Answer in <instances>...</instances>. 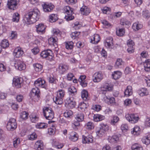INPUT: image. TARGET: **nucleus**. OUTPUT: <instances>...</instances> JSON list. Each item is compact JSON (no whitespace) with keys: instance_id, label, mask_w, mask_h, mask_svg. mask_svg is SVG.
<instances>
[{"instance_id":"nucleus-17","label":"nucleus","mask_w":150,"mask_h":150,"mask_svg":"<svg viewBox=\"0 0 150 150\" xmlns=\"http://www.w3.org/2000/svg\"><path fill=\"white\" fill-rule=\"evenodd\" d=\"M82 142L84 144H89L92 143L93 141L91 136H85L83 135L82 136Z\"/></svg>"},{"instance_id":"nucleus-51","label":"nucleus","mask_w":150,"mask_h":150,"mask_svg":"<svg viewBox=\"0 0 150 150\" xmlns=\"http://www.w3.org/2000/svg\"><path fill=\"white\" fill-rule=\"evenodd\" d=\"M100 129L104 132L107 131L109 129V127L107 125L101 124H100Z\"/></svg>"},{"instance_id":"nucleus-40","label":"nucleus","mask_w":150,"mask_h":150,"mask_svg":"<svg viewBox=\"0 0 150 150\" xmlns=\"http://www.w3.org/2000/svg\"><path fill=\"white\" fill-rule=\"evenodd\" d=\"M140 128L138 126H136L133 128L132 131V134L134 135H138L140 134Z\"/></svg>"},{"instance_id":"nucleus-11","label":"nucleus","mask_w":150,"mask_h":150,"mask_svg":"<svg viewBox=\"0 0 150 150\" xmlns=\"http://www.w3.org/2000/svg\"><path fill=\"white\" fill-rule=\"evenodd\" d=\"M31 95L33 96L36 97L37 100L39 99L40 94V91L37 87H35L32 89L31 92Z\"/></svg>"},{"instance_id":"nucleus-7","label":"nucleus","mask_w":150,"mask_h":150,"mask_svg":"<svg viewBox=\"0 0 150 150\" xmlns=\"http://www.w3.org/2000/svg\"><path fill=\"white\" fill-rule=\"evenodd\" d=\"M127 120L132 123H135L139 120L138 117H136L134 114H127L126 115Z\"/></svg>"},{"instance_id":"nucleus-28","label":"nucleus","mask_w":150,"mask_h":150,"mask_svg":"<svg viewBox=\"0 0 150 150\" xmlns=\"http://www.w3.org/2000/svg\"><path fill=\"white\" fill-rule=\"evenodd\" d=\"M122 75L121 72L119 71H115L114 73L112 74V78L115 80H117L119 79Z\"/></svg>"},{"instance_id":"nucleus-1","label":"nucleus","mask_w":150,"mask_h":150,"mask_svg":"<svg viewBox=\"0 0 150 150\" xmlns=\"http://www.w3.org/2000/svg\"><path fill=\"white\" fill-rule=\"evenodd\" d=\"M39 11L37 9L30 10L25 15V21L27 24H30L34 23L38 21L40 15Z\"/></svg>"},{"instance_id":"nucleus-2","label":"nucleus","mask_w":150,"mask_h":150,"mask_svg":"<svg viewBox=\"0 0 150 150\" xmlns=\"http://www.w3.org/2000/svg\"><path fill=\"white\" fill-rule=\"evenodd\" d=\"M65 16L64 18L67 21L72 20L74 18V16L73 15L74 14L73 9L69 6H66L64 8Z\"/></svg>"},{"instance_id":"nucleus-16","label":"nucleus","mask_w":150,"mask_h":150,"mask_svg":"<svg viewBox=\"0 0 150 150\" xmlns=\"http://www.w3.org/2000/svg\"><path fill=\"white\" fill-rule=\"evenodd\" d=\"M102 79V75L99 72L95 73L93 76V80L95 82L100 81Z\"/></svg>"},{"instance_id":"nucleus-22","label":"nucleus","mask_w":150,"mask_h":150,"mask_svg":"<svg viewBox=\"0 0 150 150\" xmlns=\"http://www.w3.org/2000/svg\"><path fill=\"white\" fill-rule=\"evenodd\" d=\"M150 59H148L146 60L144 63V65L145 70L146 71H150Z\"/></svg>"},{"instance_id":"nucleus-32","label":"nucleus","mask_w":150,"mask_h":150,"mask_svg":"<svg viewBox=\"0 0 150 150\" xmlns=\"http://www.w3.org/2000/svg\"><path fill=\"white\" fill-rule=\"evenodd\" d=\"M120 24L127 28L129 27L130 25V22L125 20H121L120 21Z\"/></svg>"},{"instance_id":"nucleus-53","label":"nucleus","mask_w":150,"mask_h":150,"mask_svg":"<svg viewBox=\"0 0 150 150\" xmlns=\"http://www.w3.org/2000/svg\"><path fill=\"white\" fill-rule=\"evenodd\" d=\"M108 139L110 142H114L117 141L119 139V138L117 136L115 135L111 137H110Z\"/></svg>"},{"instance_id":"nucleus-10","label":"nucleus","mask_w":150,"mask_h":150,"mask_svg":"<svg viewBox=\"0 0 150 150\" xmlns=\"http://www.w3.org/2000/svg\"><path fill=\"white\" fill-rule=\"evenodd\" d=\"M66 106L70 109L74 108L76 105L75 102L72 101L71 98H68L65 101Z\"/></svg>"},{"instance_id":"nucleus-39","label":"nucleus","mask_w":150,"mask_h":150,"mask_svg":"<svg viewBox=\"0 0 150 150\" xmlns=\"http://www.w3.org/2000/svg\"><path fill=\"white\" fill-rule=\"evenodd\" d=\"M34 67L35 71H40L42 69V66L38 63H36L34 64Z\"/></svg>"},{"instance_id":"nucleus-64","label":"nucleus","mask_w":150,"mask_h":150,"mask_svg":"<svg viewBox=\"0 0 150 150\" xmlns=\"http://www.w3.org/2000/svg\"><path fill=\"white\" fill-rule=\"evenodd\" d=\"M131 100L127 99L124 101V104L126 106H128L131 103Z\"/></svg>"},{"instance_id":"nucleus-18","label":"nucleus","mask_w":150,"mask_h":150,"mask_svg":"<svg viewBox=\"0 0 150 150\" xmlns=\"http://www.w3.org/2000/svg\"><path fill=\"white\" fill-rule=\"evenodd\" d=\"M34 148L35 149L42 150L44 149L43 144L41 140L37 141L34 146Z\"/></svg>"},{"instance_id":"nucleus-29","label":"nucleus","mask_w":150,"mask_h":150,"mask_svg":"<svg viewBox=\"0 0 150 150\" xmlns=\"http://www.w3.org/2000/svg\"><path fill=\"white\" fill-rule=\"evenodd\" d=\"M93 39H91V42L94 44H97L100 41V38L99 35L98 34H95L93 37Z\"/></svg>"},{"instance_id":"nucleus-56","label":"nucleus","mask_w":150,"mask_h":150,"mask_svg":"<svg viewBox=\"0 0 150 150\" xmlns=\"http://www.w3.org/2000/svg\"><path fill=\"white\" fill-rule=\"evenodd\" d=\"M73 43L72 42H70L69 43H67L66 44V48L67 49H71L73 48Z\"/></svg>"},{"instance_id":"nucleus-48","label":"nucleus","mask_w":150,"mask_h":150,"mask_svg":"<svg viewBox=\"0 0 150 150\" xmlns=\"http://www.w3.org/2000/svg\"><path fill=\"white\" fill-rule=\"evenodd\" d=\"M86 108V103H81L78 107V109L79 110H81L82 111H84L85 109Z\"/></svg>"},{"instance_id":"nucleus-33","label":"nucleus","mask_w":150,"mask_h":150,"mask_svg":"<svg viewBox=\"0 0 150 150\" xmlns=\"http://www.w3.org/2000/svg\"><path fill=\"white\" fill-rule=\"evenodd\" d=\"M131 149L132 150H143V147L141 145L137 144H134L132 145Z\"/></svg>"},{"instance_id":"nucleus-15","label":"nucleus","mask_w":150,"mask_h":150,"mask_svg":"<svg viewBox=\"0 0 150 150\" xmlns=\"http://www.w3.org/2000/svg\"><path fill=\"white\" fill-rule=\"evenodd\" d=\"M42 6L44 11L45 12L51 11L54 7V6L53 5L48 4L46 3H45L44 4L42 5Z\"/></svg>"},{"instance_id":"nucleus-59","label":"nucleus","mask_w":150,"mask_h":150,"mask_svg":"<svg viewBox=\"0 0 150 150\" xmlns=\"http://www.w3.org/2000/svg\"><path fill=\"white\" fill-rule=\"evenodd\" d=\"M53 33L54 35L55 36H60L61 35V33L60 32L59 30H57L56 29H54L53 30Z\"/></svg>"},{"instance_id":"nucleus-24","label":"nucleus","mask_w":150,"mask_h":150,"mask_svg":"<svg viewBox=\"0 0 150 150\" xmlns=\"http://www.w3.org/2000/svg\"><path fill=\"white\" fill-rule=\"evenodd\" d=\"M124 94L125 96H130L132 94V88L131 86H129L125 90Z\"/></svg>"},{"instance_id":"nucleus-52","label":"nucleus","mask_w":150,"mask_h":150,"mask_svg":"<svg viewBox=\"0 0 150 150\" xmlns=\"http://www.w3.org/2000/svg\"><path fill=\"white\" fill-rule=\"evenodd\" d=\"M64 94L65 92L64 90L62 89L59 90L57 92V96L62 98L64 97Z\"/></svg>"},{"instance_id":"nucleus-37","label":"nucleus","mask_w":150,"mask_h":150,"mask_svg":"<svg viewBox=\"0 0 150 150\" xmlns=\"http://www.w3.org/2000/svg\"><path fill=\"white\" fill-rule=\"evenodd\" d=\"M50 21L52 22H54L57 21L58 19L57 15L52 14L51 15L50 17Z\"/></svg>"},{"instance_id":"nucleus-5","label":"nucleus","mask_w":150,"mask_h":150,"mask_svg":"<svg viewBox=\"0 0 150 150\" xmlns=\"http://www.w3.org/2000/svg\"><path fill=\"white\" fill-rule=\"evenodd\" d=\"M17 127V124L16 120L14 118H11L7 124L6 127L8 130L13 131Z\"/></svg>"},{"instance_id":"nucleus-42","label":"nucleus","mask_w":150,"mask_h":150,"mask_svg":"<svg viewBox=\"0 0 150 150\" xmlns=\"http://www.w3.org/2000/svg\"><path fill=\"white\" fill-rule=\"evenodd\" d=\"M86 128L89 130H91L94 128V125L92 122H88L85 125Z\"/></svg>"},{"instance_id":"nucleus-50","label":"nucleus","mask_w":150,"mask_h":150,"mask_svg":"<svg viewBox=\"0 0 150 150\" xmlns=\"http://www.w3.org/2000/svg\"><path fill=\"white\" fill-rule=\"evenodd\" d=\"M28 113L25 111H23L21 113L20 117L23 119H26L28 118Z\"/></svg>"},{"instance_id":"nucleus-30","label":"nucleus","mask_w":150,"mask_h":150,"mask_svg":"<svg viewBox=\"0 0 150 150\" xmlns=\"http://www.w3.org/2000/svg\"><path fill=\"white\" fill-rule=\"evenodd\" d=\"M113 39L112 38L110 37L107 38L105 43V46L108 47H110L113 44Z\"/></svg>"},{"instance_id":"nucleus-19","label":"nucleus","mask_w":150,"mask_h":150,"mask_svg":"<svg viewBox=\"0 0 150 150\" xmlns=\"http://www.w3.org/2000/svg\"><path fill=\"white\" fill-rule=\"evenodd\" d=\"M23 54V51L21 50L19 47H17L15 49L13 55L15 57L19 58L21 57Z\"/></svg>"},{"instance_id":"nucleus-14","label":"nucleus","mask_w":150,"mask_h":150,"mask_svg":"<svg viewBox=\"0 0 150 150\" xmlns=\"http://www.w3.org/2000/svg\"><path fill=\"white\" fill-rule=\"evenodd\" d=\"M36 28L37 32L39 33L43 34L45 32L46 27L43 24H39L38 25H36Z\"/></svg>"},{"instance_id":"nucleus-43","label":"nucleus","mask_w":150,"mask_h":150,"mask_svg":"<svg viewBox=\"0 0 150 150\" xmlns=\"http://www.w3.org/2000/svg\"><path fill=\"white\" fill-rule=\"evenodd\" d=\"M9 45L8 41L6 40H4L2 41L1 43V45L3 48H5L8 47Z\"/></svg>"},{"instance_id":"nucleus-13","label":"nucleus","mask_w":150,"mask_h":150,"mask_svg":"<svg viewBox=\"0 0 150 150\" xmlns=\"http://www.w3.org/2000/svg\"><path fill=\"white\" fill-rule=\"evenodd\" d=\"M14 66L16 69L20 71L24 70L25 68V64L19 60L17 61L15 63Z\"/></svg>"},{"instance_id":"nucleus-25","label":"nucleus","mask_w":150,"mask_h":150,"mask_svg":"<svg viewBox=\"0 0 150 150\" xmlns=\"http://www.w3.org/2000/svg\"><path fill=\"white\" fill-rule=\"evenodd\" d=\"M81 96L82 99L85 100H88L89 98L88 96V93L87 91L86 90H83L81 93Z\"/></svg>"},{"instance_id":"nucleus-36","label":"nucleus","mask_w":150,"mask_h":150,"mask_svg":"<svg viewBox=\"0 0 150 150\" xmlns=\"http://www.w3.org/2000/svg\"><path fill=\"white\" fill-rule=\"evenodd\" d=\"M125 30L124 28L119 29L116 30V33L117 35L119 36H123L125 34Z\"/></svg>"},{"instance_id":"nucleus-44","label":"nucleus","mask_w":150,"mask_h":150,"mask_svg":"<svg viewBox=\"0 0 150 150\" xmlns=\"http://www.w3.org/2000/svg\"><path fill=\"white\" fill-rule=\"evenodd\" d=\"M64 116L66 117H72L73 115V112L71 110H67L64 113Z\"/></svg>"},{"instance_id":"nucleus-3","label":"nucleus","mask_w":150,"mask_h":150,"mask_svg":"<svg viewBox=\"0 0 150 150\" xmlns=\"http://www.w3.org/2000/svg\"><path fill=\"white\" fill-rule=\"evenodd\" d=\"M44 115L47 119L49 120H52L54 117V112L51 108H45L43 109Z\"/></svg>"},{"instance_id":"nucleus-23","label":"nucleus","mask_w":150,"mask_h":150,"mask_svg":"<svg viewBox=\"0 0 150 150\" xmlns=\"http://www.w3.org/2000/svg\"><path fill=\"white\" fill-rule=\"evenodd\" d=\"M94 120L96 122L101 121L105 118V117L103 115L99 114L94 115L93 117Z\"/></svg>"},{"instance_id":"nucleus-61","label":"nucleus","mask_w":150,"mask_h":150,"mask_svg":"<svg viewBox=\"0 0 150 150\" xmlns=\"http://www.w3.org/2000/svg\"><path fill=\"white\" fill-rule=\"evenodd\" d=\"M32 51L34 54H36L39 52V49L38 47H35L32 50Z\"/></svg>"},{"instance_id":"nucleus-21","label":"nucleus","mask_w":150,"mask_h":150,"mask_svg":"<svg viewBox=\"0 0 150 150\" xmlns=\"http://www.w3.org/2000/svg\"><path fill=\"white\" fill-rule=\"evenodd\" d=\"M81 13L83 15H87L90 12V10L86 6H83L80 9Z\"/></svg>"},{"instance_id":"nucleus-9","label":"nucleus","mask_w":150,"mask_h":150,"mask_svg":"<svg viewBox=\"0 0 150 150\" xmlns=\"http://www.w3.org/2000/svg\"><path fill=\"white\" fill-rule=\"evenodd\" d=\"M22 83V80L21 78H15L13 79V85L16 88L21 87Z\"/></svg>"},{"instance_id":"nucleus-47","label":"nucleus","mask_w":150,"mask_h":150,"mask_svg":"<svg viewBox=\"0 0 150 150\" xmlns=\"http://www.w3.org/2000/svg\"><path fill=\"white\" fill-rule=\"evenodd\" d=\"M123 62L122 59H118L115 62V67L116 68H119L120 66L123 63Z\"/></svg>"},{"instance_id":"nucleus-58","label":"nucleus","mask_w":150,"mask_h":150,"mask_svg":"<svg viewBox=\"0 0 150 150\" xmlns=\"http://www.w3.org/2000/svg\"><path fill=\"white\" fill-rule=\"evenodd\" d=\"M101 106L98 105H93L92 107V109L96 111H100L101 109Z\"/></svg>"},{"instance_id":"nucleus-34","label":"nucleus","mask_w":150,"mask_h":150,"mask_svg":"<svg viewBox=\"0 0 150 150\" xmlns=\"http://www.w3.org/2000/svg\"><path fill=\"white\" fill-rule=\"evenodd\" d=\"M84 115L82 113H80L78 114L76 117V119L79 122H82L84 119Z\"/></svg>"},{"instance_id":"nucleus-41","label":"nucleus","mask_w":150,"mask_h":150,"mask_svg":"<svg viewBox=\"0 0 150 150\" xmlns=\"http://www.w3.org/2000/svg\"><path fill=\"white\" fill-rule=\"evenodd\" d=\"M53 98L54 101L55 102V103L58 105H60L63 103V99L61 97H58L57 96L55 97V98Z\"/></svg>"},{"instance_id":"nucleus-27","label":"nucleus","mask_w":150,"mask_h":150,"mask_svg":"<svg viewBox=\"0 0 150 150\" xmlns=\"http://www.w3.org/2000/svg\"><path fill=\"white\" fill-rule=\"evenodd\" d=\"M70 139L73 142H75L78 140V135L75 132H72L69 137Z\"/></svg>"},{"instance_id":"nucleus-26","label":"nucleus","mask_w":150,"mask_h":150,"mask_svg":"<svg viewBox=\"0 0 150 150\" xmlns=\"http://www.w3.org/2000/svg\"><path fill=\"white\" fill-rule=\"evenodd\" d=\"M57 38L51 37L48 39V42L49 44H53L54 46H56L57 44Z\"/></svg>"},{"instance_id":"nucleus-38","label":"nucleus","mask_w":150,"mask_h":150,"mask_svg":"<svg viewBox=\"0 0 150 150\" xmlns=\"http://www.w3.org/2000/svg\"><path fill=\"white\" fill-rule=\"evenodd\" d=\"M36 127L38 128L42 129L46 128L47 126V124L43 122H40L37 123Z\"/></svg>"},{"instance_id":"nucleus-49","label":"nucleus","mask_w":150,"mask_h":150,"mask_svg":"<svg viewBox=\"0 0 150 150\" xmlns=\"http://www.w3.org/2000/svg\"><path fill=\"white\" fill-rule=\"evenodd\" d=\"M19 19V14L17 13L14 14L13 17V22H18Z\"/></svg>"},{"instance_id":"nucleus-46","label":"nucleus","mask_w":150,"mask_h":150,"mask_svg":"<svg viewBox=\"0 0 150 150\" xmlns=\"http://www.w3.org/2000/svg\"><path fill=\"white\" fill-rule=\"evenodd\" d=\"M142 25L140 24H139L137 23H133L132 28L135 30H139L142 27Z\"/></svg>"},{"instance_id":"nucleus-12","label":"nucleus","mask_w":150,"mask_h":150,"mask_svg":"<svg viewBox=\"0 0 150 150\" xmlns=\"http://www.w3.org/2000/svg\"><path fill=\"white\" fill-rule=\"evenodd\" d=\"M127 45L128 46L127 51L129 53H131L134 52L133 46L134 45V42L131 40H129L127 41Z\"/></svg>"},{"instance_id":"nucleus-31","label":"nucleus","mask_w":150,"mask_h":150,"mask_svg":"<svg viewBox=\"0 0 150 150\" xmlns=\"http://www.w3.org/2000/svg\"><path fill=\"white\" fill-rule=\"evenodd\" d=\"M139 94L141 96H146L148 94L147 89L145 88H142L139 91Z\"/></svg>"},{"instance_id":"nucleus-63","label":"nucleus","mask_w":150,"mask_h":150,"mask_svg":"<svg viewBox=\"0 0 150 150\" xmlns=\"http://www.w3.org/2000/svg\"><path fill=\"white\" fill-rule=\"evenodd\" d=\"M110 8L108 7H105L103 8V12L104 13L107 14V13H109L110 12Z\"/></svg>"},{"instance_id":"nucleus-62","label":"nucleus","mask_w":150,"mask_h":150,"mask_svg":"<svg viewBox=\"0 0 150 150\" xmlns=\"http://www.w3.org/2000/svg\"><path fill=\"white\" fill-rule=\"evenodd\" d=\"M49 82L50 83H54L56 81V79L54 76H51L49 78Z\"/></svg>"},{"instance_id":"nucleus-8","label":"nucleus","mask_w":150,"mask_h":150,"mask_svg":"<svg viewBox=\"0 0 150 150\" xmlns=\"http://www.w3.org/2000/svg\"><path fill=\"white\" fill-rule=\"evenodd\" d=\"M45 81L44 80L41 78H39L35 81L34 85L35 87L38 88L39 87L42 88H45Z\"/></svg>"},{"instance_id":"nucleus-20","label":"nucleus","mask_w":150,"mask_h":150,"mask_svg":"<svg viewBox=\"0 0 150 150\" xmlns=\"http://www.w3.org/2000/svg\"><path fill=\"white\" fill-rule=\"evenodd\" d=\"M68 69L69 67L67 65L60 64L59 67L58 71L61 74H63Z\"/></svg>"},{"instance_id":"nucleus-4","label":"nucleus","mask_w":150,"mask_h":150,"mask_svg":"<svg viewBox=\"0 0 150 150\" xmlns=\"http://www.w3.org/2000/svg\"><path fill=\"white\" fill-rule=\"evenodd\" d=\"M40 56L43 58H46L50 61L53 59L52 52L50 50H45L42 51L40 54Z\"/></svg>"},{"instance_id":"nucleus-54","label":"nucleus","mask_w":150,"mask_h":150,"mask_svg":"<svg viewBox=\"0 0 150 150\" xmlns=\"http://www.w3.org/2000/svg\"><path fill=\"white\" fill-rule=\"evenodd\" d=\"M119 120V118L117 116H114L113 119L111 120V123L112 124L114 125Z\"/></svg>"},{"instance_id":"nucleus-6","label":"nucleus","mask_w":150,"mask_h":150,"mask_svg":"<svg viewBox=\"0 0 150 150\" xmlns=\"http://www.w3.org/2000/svg\"><path fill=\"white\" fill-rule=\"evenodd\" d=\"M19 2V0H8L7 4L8 8L12 10H15Z\"/></svg>"},{"instance_id":"nucleus-45","label":"nucleus","mask_w":150,"mask_h":150,"mask_svg":"<svg viewBox=\"0 0 150 150\" xmlns=\"http://www.w3.org/2000/svg\"><path fill=\"white\" fill-rule=\"evenodd\" d=\"M30 119L32 122L36 123L38 120V117L35 115H33L30 116Z\"/></svg>"},{"instance_id":"nucleus-35","label":"nucleus","mask_w":150,"mask_h":150,"mask_svg":"<svg viewBox=\"0 0 150 150\" xmlns=\"http://www.w3.org/2000/svg\"><path fill=\"white\" fill-rule=\"evenodd\" d=\"M142 141L143 143L146 145L149 144H150V136L144 137L142 139Z\"/></svg>"},{"instance_id":"nucleus-55","label":"nucleus","mask_w":150,"mask_h":150,"mask_svg":"<svg viewBox=\"0 0 150 150\" xmlns=\"http://www.w3.org/2000/svg\"><path fill=\"white\" fill-rule=\"evenodd\" d=\"M20 142V139L19 138L15 139L14 140L13 142V144L15 148H16L18 144H19Z\"/></svg>"},{"instance_id":"nucleus-60","label":"nucleus","mask_w":150,"mask_h":150,"mask_svg":"<svg viewBox=\"0 0 150 150\" xmlns=\"http://www.w3.org/2000/svg\"><path fill=\"white\" fill-rule=\"evenodd\" d=\"M97 135L99 137H101L104 134L105 132L103 131L100 129L96 132Z\"/></svg>"},{"instance_id":"nucleus-57","label":"nucleus","mask_w":150,"mask_h":150,"mask_svg":"<svg viewBox=\"0 0 150 150\" xmlns=\"http://www.w3.org/2000/svg\"><path fill=\"white\" fill-rule=\"evenodd\" d=\"M37 137V135L35 132L32 133L28 137L29 139L33 140L35 139Z\"/></svg>"}]
</instances>
